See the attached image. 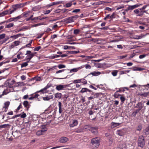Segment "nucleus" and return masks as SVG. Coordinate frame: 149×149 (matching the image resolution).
I'll return each instance as SVG.
<instances>
[{"mask_svg": "<svg viewBox=\"0 0 149 149\" xmlns=\"http://www.w3.org/2000/svg\"><path fill=\"white\" fill-rule=\"evenodd\" d=\"M138 146L141 148H143L145 145V139L143 136H140L138 139Z\"/></svg>", "mask_w": 149, "mask_h": 149, "instance_id": "nucleus-1", "label": "nucleus"}, {"mask_svg": "<svg viewBox=\"0 0 149 149\" xmlns=\"http://www.w3.org/2000/svg\"><path fill=\"white\" fill-rule=\"evenodd\" d=\"M91 142L93 146L97 147L100 145V140L97 137L92 139Z\"/></svg>", "mask_w": 149, "mask_h": 149, "instance_id": "nucleus-2", "label": "nucleus"}, {"mask_svg": "<svg viewBox=\"0 0 149 149\" xmlns=\"http://www.w3.org/2000/svg\"><path fill=\"white\" fill-rule=\"evenodd\" d=\"M140 5H141V4H137L133 6H129L128 7H127L125 10L127 11L129 10H133V9L139 7Z\"/></svg>", "mask_w": 149, "mask_h": 149, "instance_id": "nucleus-3", "label": "nucleus"}, {"mask_svg": "<svg viewBox=\"0 0 149 149\" xmlns=\"http://www.w3.org/2000/svg\"><path fill=\"white\" fill-rule=\"evenodd\" d=\"M10 79H8L5 82V85L6 86H8L9 88H11V86L13 84L15 81L14 80H12L9 82V81H10Z\"/></svg>", "mask_w": 149, "mask_h": 149, "instance_id": "nucleus-4", "label": "nucleus"}, {"mask_svg": "<svg viewBox=\"0 0 149 149\" xmlns=\"http://www.w3.org/2000/svg\"><path fill=\"white\" fill-rule=\"evenodd\" d=\"M144 107V104L141 102H139L136 104V106L135 107V108H138L136 109L139 111L142 109Z\"/></svg>", "mask_w": 149, "mask_h": 149, "instance_id": "nucleus-5", "label": "nucleus"}, {"mask_svg": "<svg viewBox=\"0 0 149 149\" xmlns=\"http://www.w3.org/2000/svg\"><path fill=\"white\" fill-rule=\"evenodd\" d=\"M26 5V3H19L14 5H13L12 7H13L15 8V9L17 10V8H21L24 7L25 5Z\"/></svg>", "mask_w": 149, "mask_h": 149, "instance_id": "nucleus-6", "label": "nucleus"}, {"mask_svg": "<svg viewBox=\"0 0 149 149\" xmlns=\"http://www.w3.org/2000/svg\"><path fill=\"white\" fill-rule=\"evenodd\" d=\"M22 17V16L21 15H20L16 17L11 18L8 19V20L6 21V22H11L13 21H17L18 19H20Z\"/></svg>", "mask_w": 149, "mask_h": 149, "instance_id": "nucleus-7", "label": "nucleus"}, {"mask_svg": "<svg viewBox=\"0 0 149 149\" xmlns=\"http://www.w3.org/2000/svg\"><path fill=\"white\" fill-rule=\"evenodd\" d=\"M97 129L98 128L97 127H91L90 131H91V132L94 134L97 135L98 133L97 131Z\"/></svg>", "mask_w": 149, "mask_h": 149, "instance_id": "nucleus-8", "label": "nucleus"}, {"mask_svg": "<svg viewBox=\"0 0 149 149\" xmlns=\"http://www.w3.org/2000/svg\"><path fill=\"white\" fill-rule=\"evenodd\" d=\"M64 20L66 23H69L73 22L74 21V19H73L72 17H70L68 18H65L64 19Z\"/></svg>", "mask_w": 149, "mask_h": 149, "instance_id": "nucleus-9", "label": "nucleus"}, {"mask_svg": "<svg viewBox=\"0 0 149 149\" xmlns=\"http://www.w3.org/2000/svg\"><path fill=\"white\" fill-rule=\"evenodd\" d=\"M68 140V138L65 137H62L60 138L59 142L61 143L66 142Z\"/></svg>", "mask_w": 149, "mask_h": 149, "instance_id": "nucleus-10", "label": "nucleus"}, {"mask_svg": "<svg viewBox=\"0 0 149 149\" xmlns=\"http://www.w3.org/2000/svg\"><path fill=\"white\" fill-rule=\"evenodd\" d=\"M92 92V91H91L86 88H83L80 91V93H84L85 92L87 93V92H89L90 93Z\"/></svg>", "mask_w": 149, "mask_h": 149, "instance_id": "nucleus-11", "label": "nucleus"}, {"mask_svg": "<svg viewBox=\"0 0 149 149\" xmlns=\"http://www.w3.org/2000/svg\"><path fill=\"white\" fill-rule=\"evenodd\" d=\"M13 135L16 138L17 137L20 136L21 131L19 130H16L15 132H13Z\"/></svg>", "mask_w": 149, "mask_h": 149, "instance_id": "nucleus-12", "label": "nucleus"}, {"mask_svg": "<svg viewBox=\"0 0 149 149\" xmlns=\"http://www.w3.org/2000/svg\"><path fill=\"white\" fill-rule=\"evenodd\" d=\"M65 87V86L63 85H58L56 86V89L58 91H60L63 90Z\"/></svg>", "mask_w": 149, "mask_h": 149, "instance_id": "nucleus-13", "label": "nucleus"}, {"mask_svg": "<svg viewBox=\"0 0 149 149\" xmlns=\"http://www.w3.org/2000/svg\"><path fill=\"white\" fill-rule=\"evenodd\" d=\"M78 121L77 120H74L72 121V123L70 124L69 126L70 127H73L77 125Z\"/></svg>", "mask_w": 149, "mask_h": 149, "instance_id": "nucleus-14", "label": "nucleus"}, {"mask_svg": "<svg viewBox=\"0 0 149 149\" xmlns=\"http://www.w3.org/2000/svg\"><path fill=\"white\" fill-rule=\"evenodd\" d=\"M23 104L24 107L26 109V110H28L30 106L29 104V102L27 101H24L23 103Z\"/></svg>", "mask_w": 149, "mask_h": 149, "instance_id": "nucleus-15", "label": "nucleus"}, {"mask_svg": "<svg viewBox=\"0 0 149 149\" xmlns=\"http://www.w3.org/2000/svg\"><path fill=\"white\" fill-rule=\"evenodd\" d=\"M101 74V72H96L94 71L92 72H91L89 74L87 75V76H88L91 74H92L93 76H97L99 75L100 74Z\"/></svg>", "mask_w": 149, "mask_h": 149, "instance_id": "nucleus-16", "label": "nucleus"}, {"mask_svg": "<svg viewBox=\"0 0 149 149\" xmlns=\"http://www.w3.org/2000/svg\"><path fill=\"white\" fill-rule=\"evenodd\" d=\"M58 106L59 107V113H61L63 111L62 109V103L60 102H58Z\"/></svg>", "mask_w": 149, "mask_h": 149, "instance_id": "nucleus-17", "label": "nucleus"}, {"mask_svg": "<svg viewBox=\"0 0 149 149\" xmlns=\"http://www.w3.org/2000/svg\"><path fill=\"white\" fill-rule=\"evenodd\" d=\"M68 70H65V69L60 70H59L57 71L56 72V73L58 74L59 73H61L63 72L64 71V74H66L69 73V72H68Z\"/></svg>", "mask_w": 149, "mask_h": 149, "instance_id": "nucleus-18", "label": "nucleus"}, {"mask_svg": "<svg viewBox=\"0 0 149 149\" xmlns=\"http://www.w3.org/2000/svg\"><path fill=\"white\" fill-rule=\"evenodd\" d=\"M116 133L120 136H123L124 134V132L123 130H117Z\"/></svg>", "mask_w": 149, "mask_h": 149, "instance_id": "nucleus-19", "label": "nucleus"}, {"mask_svg": "<svg viewBox=\"0 0 149 149\" xmlns=\"http://www.w3.org/2000/svg\"><path fill=\"white\" fill-rule=\"evenodd\" d=\"M10 125L9 124H5L0 125V129L3 128H9Z\"/></svg>", "mask_w": 149, "mask_h": 149, "instance_id": "nucleus-20", "label": "nucleus"}, {"mask_svg": "<svg viewBox=\"0 0 149 149\" xmlns=\"http://www.w3.org/2000/svg\"><path fill=\"white\" fill-rule=\"evenodd\" d=\"M12 8L13 9L12 10L10 9L9 10H6V11H8V14H10L16 10L15 9V8L14 7H12Z\"/></svg>", "mask_w": 149, "mask_h": 149, "instance_id": "nucleus-21", "label": "nucleus"}, {"mask_svg": "<svg viewBox=\"0 0 149 149\" xmlns=\"http://www.w3.org/2000/svg\"><path fill=\"white\" fill-rule=\"evenodd\" d=\"M33 57V55L32 54L28 55L26 57V58L27 60H28V62L31 60V59Z\"/></svg>", "mask_w": 149, "mask_h": 149, "instance_id": "nucleus-22", "label": "nucleus"}, {"mask_svg": "<svg viewBox=\"0 0 149 149\" xmlns=\"http://www.w3.org/2000/svg\"><path fill=\"white\" fill-rule=\"evenodd\" d=\"M62 94L61 93H57L55 94L54 96L55 98L60 99L61 97Z\"/></svg>", "mask_w": 149, "mask_h": 149, "instance_id": "nucleus-23", "label": "nucleus"}, {"mask_svg": "<svg viewBox=\"0 0 149 149\" xmlns=\"http://www.w3.org/2000/svg\"><path fill=\"white\" fill-rule=\"evenodd\" d=\"M144 133L146 135L149 134V125L147 127L144 131Z\"/></svg>", "mask_w": 149, "mask_h": 149, "instance_id": "nucleus-24", "label": "nucleus"}, {"mask_svg": "<svg viewBox=\"0 0 149 149\" xmlns=\"http://www.w3.org/2000/svg\"><path fill=\"white\" fill-rule=\"evenodd\" d=\"M30 13V11L25 12H24L22 14L23 15V17H26L29 15V13Z\"/></svg>", "mask_w": 149, "mask_h": 149, "instance_id": "nucleus-25", "label": "nucleus"}, {"mask_svg": "<svg viewBox=\"0 0 149 149\" xmlns=\"http://www.w3.org/2000/svg\"><path fill=\"white\" fill-rule=\"evenodd\" d=\"M10 102L9 101L6 102L4 103V106L3 107V109L4 108L8 109L9 106V105Z\"/></svg>", "mask_w": 149, "mask_h": 149, "instance_id": "nucleus-26", "label": "nucleus"}, {"mask_svg": "<svg viewBox=\"0 0 149 149\" xmlns=\"http://www.w3.org/2000/svg\"><path fill=\"white\" fill-rule=\"evenodd\" d=\"M146 36L145 35H142L141 34V35L140 36H136L134 38L135 39H139L142 38L143 37H144Z\"/></svg>", "mask_w": 149, "mask_h": 149, "instance_id": "nucleus-27", "label": "nucleus"}, {"mask_svg": "<svg viewBox=\"0 0 149 149\" xmlns=\"http://www.w3.org/2000/svg\"><path fill=\"white\" fill-rule=\"evenodd\" d=\"M8 11H4L0 13V17L3 16L8 14Z\"/></svg>", "mask_w": 149, "mask_h": 149, "instance_id": "nucleus-28", "label": "nucleus"}, {"mask_svg": "<svg viewBox=\"0 0 149 149\" xmlns=\"http://www.w3.org/2000/svg\"><path fill=\"white\" fill-rule=\"evenodd\" d=\"M147 11H140L138 14L137 15L138 16L142 17L145 13H146Z\"/></svg>", "mask_w": 149, "mask_h": 149, "instance_id": "nucleus-29", "label": "nucleus"}, {"mask_svg": "<svg viewBox=\"0 0 149 149\" xmlns=\"http://www.w3.org/2000/svg\"><path fill=\"white\" fill-rule=\"evenodd\" d=\"M40 17H34L32 19V21H33L34 22H38V19L41 20L42 19H40Z\"/></svg>", "mask_w": 149, "mask_h": 149, "instance_id": "nucleus-30", "label": "nucleus"}, {"mask_svg": "<svg viewBox=\"0 0 149 149\" xmlns=\"http://www.w3.org/2000/svg\"><path fill=\"white\" fill-rule=\"evenodd\" d=\"M80 68H81L80 67H79L78 68H74L70 70V72H68L69 73H69L70 72H76L78 71V70L79 69H80Z\"/></svg>", "mask_w": 149, "mask_h": 149, "instance_id": "nucleus-31", "label": "nucleus"}, {"mask_svg": "<svg viewBox=\"0 0 149 149\" xmlns=\"http://www.w3.org/2000/svg\"><path fill=\"white\" fill-rule=\"evenodd\" d=\"M83 129L82 128L75 129L74 132L77 133H79L83 132Z\"/></svg>", "mask_w": 149, "mask_h": 149, "instance_id": "nucleus-32", "label": "nucleus"}, {"mask_svg": "<svg viewBox=\"0 0 149 149\" xmlns=\"http://www.w3.org/2000/svg\"><path fill=\"white\" fill-rule=\"evenodd\" d=\"M42 98H43V100L45 101H48L50 99L52 98L53 97H50V96H46L45 97H42Z\"/></svg>", "mask_w": 149, "mask_h": 149, "instance_id": "nucleus-33", "label": "nucleus"}, {"mask_svg": "<svg viewBox=\"0 0 149 149\" xmlns=\"http://www.w3.org/2000/svg\"><path fill=\"white\" fill-rule=\"evenodd\" d=\"M149 95V92L144 93H143L141 94L140 95L141 96H143L144 97H146Z\"/></svg>", "mask_w": 149, "mask_h": 149, "instance_id": "nucleus-34", "label": "nucleus"}, {"mask_svg": "<svg viewBox=\"0 0 149 149\" xmlns=\"http://www.w3.org/2000/svg\"><path fill=\"white\" fill-rule=\"evenodd\" d=\"M17 84L15 87H18L19 86H24V83L23 82H18L17 83Z\"/></svg>", "mask_w": 149, "mask_h": 149, "instance_id": "nucleus-35", "label": "nucleus"}, {"mask_svg": "<svg viewBox=\"0 0 149 149\" xmlns=\"http://www.w3.org/2000/svg\"><path fill=\"white\" fill-rule=\"evenodd\" d=\"M28 62H28L27 61V62H24L21 65V68H23L24 67L27 66L28 65Z\"/></svg>", "mask_w": 149, "mask_h": 149, "instance_id": "nucleus-36", "label": "nucleus"}, {"mask_svg": "<svg viewBox=\"0 0 149 149\" xmlns=\"http://www.w3.org/2000/svg\"><path fill=\"white\" fill-rule=\"evenodd\" d=\"M14 26V24L12 23H10L9 24L6 25V28H10L13 27Z\"/></svg>", "mask_w": 149, "mask_h": 149, "instance_id": "nucleus-37", "label": "nucleus"}, {"mask_svg": "<svg viewBox=\"0 0 149 149\" xmlns=\"http://www.w3.org/2000/svg\"><path fill=\"white\" fill-rule=\"evenodd\" d=\"M139 111H138V110H137V109L136 110L134 111L132 113V115L134 117H135L136 114L139 112Z\"/></svg>", "mask_w": 149, "mask_h": 149, "instance_id": "nucleus-38", "label": "nucleus"}, {"mask_svg": "<svg viewBox=\"0 0 149 149\" xmlns=\"http://www.w3.org/2000/svg\"><path fill=\"white\" fill-rule=\"evenodd\" d=\"M101 94L100 93H96L94 94L93 96L94 98H97L99 97Z\"/></svg>", "mask_w": 149, "mask_h": 149, "instance_id": "nucleus-39", "label": "nucleus"}, {"mask_svg": "<svg viewBox=\"0 0 149 149\" xmlns=\"http://www.w3.org/2000/svg\"><path fill=\"white\" fill-rule=\"evenodd\" d=\"M80 52L79 51H68L69 53L71 54H76L79 53Z\"/></svg>", "mask_w": 149, "mask_h": 149, "instance_id": "nucleus-40", "label": "nucleus"}, {"mask_svg": "<svg viewBox=\"0 0 149 149\" xmlns=\"http://www.w3.org/2000/svg\"><path fill=\"white\" fill-rule=\"evenodd\" d=\"M9 62H10L9 61H3L2 62L0 63V66H1L4 64L8 63Z\"/></svg>", "mask_w": 149, "mask_h": 149, "instance_id": "nucleus-41", "label": "nucleus"}, {"mask_svg": "<svg viewBox=\"0 0 149 149\" xmlns=\"http://www.w3.org/2000/svg\"><path fill=\"white\" fill-rule=\"evenodd\" d=\"M58 67L59 69L64 68L65 67V65L63 64H60L57 66Z\"/></svg>", "mask_w": 149, "mask_h": 149, "instance_id": "nucleus-42", "label": "nucleus"}, {"mask_svg": "<svg viewBox=\"0 0 149 149\" xmlns=\"http://www.w3.org/2000/svg\"><path fill=\"white\" fill-rule=\"evenodd\" d=\"M120 99L122 103H124L125 100V97L122 96L120 97Z\"/></svg>", "mask_w": 149, "mask_h": 149, "instance_id": "nucleus-43", "label": "nucleus"}, {"mask_svg": "<svg viewBox=\"0 0 149 149\" xmlns=\"http://www.w3.org/2000/svg\"><path fill=\"white\" fill-rule=\"evenodd\" d=\"M91 127L89 125H86L84 126V128L85 130H88L89 131H90Z\"/></svg>", "mask_w": 149, "mask_h": 149, "instance_id": "nucleus-44", "label": "nucleus"}, {"mask_svg": "<svg viewBox=\"0 0 149 149\" xmlns=\"http://www.w3.org/2000/svg\"><path fill=\"white\" fill-rule=\"evenodd\" d=\"M20 42L19 41H15L14 42L12 43L13 44L14 43V46H16L19 44Z\"/></svg>", "mask_w": 149, "mask_h": 149, "instance_id": "nucleus-45", "label": "nucleus"}, {"mask_svg": "<svg viewBox=\"0 0 149 149\" xmlns=\"http://www.w3.org/2000/svg\"><path fill=\"white\" fill-rule=\"evenodd\" d=\"M83 79H79L75 80H74L73 82L74 83H80L81 82V80Z\"/></svg>", "mask_w": 149, "mask_h": 149, "instance_id": "nucleus-46", "label": "nucleus"}, {"mask_svg": "<svg viewBox=\"0 0 149 149\" xmlns=\"http://www.w3.org/2000/svg\"><path fill=\"white\" fill-rule=\"evenodd\" d=\"M123 21L125 22H128L130 21V20L129 19L126 18L125 16H124L123 17Z\"/></svg>", "mask_w": 149, "mask_h": 149, "instance_id": "nucleus-47", "label": "nucleus"}, {"mask_svg": "<svg viewBox=\"0 0 149 149\" xmlns=\"http://www.w3.org/2000/svg\"><path fill=\"white\" fill-rule=\"evenodd\" d=\"M32 42V40H30L29 41V44L26 45H25V46L24 47H30V46H31Z\"/></svg>", "mask_w": 149, "mask_h": 149, "instance_id": "nucleus-48", "label": "nucleus"}, {"mask_svg": "<svg viewBox=\"0 0 149 149\" xmlns=\"http://www.w3.org/2000/svg\"><path fill=\"white\" fill-rule=\"evenodd\" d=\"M118 71L117 70H115L112 72V74L113 76H116L117 74Z\"/></svg>", "mask_w": 149, "mask_h": 149, "instance_id": "nucleus-49", "label": "nucleus"}, {"mask_svg": "<svg viewBox=\"0 0 149 149\" xmlns=\"http://www.w3.org/2000/svg\"><path fill=\"white\" fill-rule=\"evenodd\" d=\"M115 15V13H113L110 16V19H111V20H112L113 18H115V17L114 15Z\"/></svg>", "mask_w": 149, "mask_h": 149, "instance_id": "nucleus-50", "label": "nucleus"}, {"mask_svg": "<svg viewBox=\"0 0 149 149\" xmlns=\"http://www.w3.org/2000/svg\"><path fill=\"white\" fill-rule=\"evenodd\" d=\"M52 10H46L44 11L43 12L45 14H49L51 11Z\"/></svg>", "mask_w": 149, "mask_h": 149, "instance_id": "nucleus-51", "label": "nucleus"}, {"mask_svg": "<svg viewBox=\"0 0 149 149\" xmlns=\"http://www.w3.org/2000/svg\"><path fill=\"white\" fill-rule=\"evenodd\" d=\"M6 36V34H2L0 35V40L4 38Z\"/></svg>", "mask_w": 149, "mask_h": 149, "instance_id": "nucleus-52", "label": "nucleus"}, {"mask_svg": "<svg viewBox=\"0 0 149 149\" xmlns=\"http://www.w3.org/2000/svg\"><path fill=\"white\" fill-rule=\"evenodd\" d=\"M72 5V3L71 2L70 3H68L66 4L65 6L66 7L68 8L70 7Z\"/></svg>", "mask_w": 149, "mask_h": 149, "instance_id": "nucleus-53", "label": "nucleus"}, {"mask_svg": "<svg viewBox=\"0 0 149 149\" xmlns=\"http://www.w3.org/2000/svg\"><path fill=\"white\" fill-rule=\"evenodd\" d=\"M40 92H42V93L43 94L47 93L48 92V91L46 90H43L42 91H40V90L36 92L37 93H38Z\"/></svg>", "mask_w": 149, "mask_h": 149, "instance_id": "nucleus-54", "label": "nucleus"}, {"mask_svg": "<svg viewBox=\"0 0 149 149\" xmlns=\"http://www.w3.org/2000/svg\"><path fill=\"white\" fill-rule=\"evenodd\" d=\"M42 132H41L40 130L36 132V134L37 135L39 136L40 135H42Z\"/></svg>", "mask_w": 149, "mask_h": 149, "instance_id": "nucleus-55", "label": "nucleus"}, {"mask_svg": "<svg viewBox=\"0 0 149 149\" xmlns=\"http://www.w3.org/2000/svg\"><path fill=\"white\" fill-rule=\"evenodd\" d=\"M23 113L22 114H20V116L21 118H24L26 116V115L25 113H24V112H23Z\"/></svg>", "mask_w": 149, "mask_h": 149, "instance_id": "nucleus-56", "label": "nucleus"}, {"mask_svg": "<svg viewBox=\"0 0 149 149\" xmlns=\"http://www.w3.org/2000/svg\"><path fill=\"white\" fill-rule=\"evenodd\" d=\"M41 48V47L40 46H38L37 47L35 48L33 50L34 51H38Z\"/></svg>", "mask_w": 149, "mask_h": 149, "instance_id": "nucleus-57", "label": "nucleus"}, {"mask_svg": "<svg viewBox=\"0 0 149 149\" xmlns=\"http://www.w3.org/2000/svg\"><path fill=\"white\" fill-rule=\"evenodd\" d=\"M80 10L79 9H76L74 10L73 11H72V13H78L79 12H80Z\"/></svg>", "mask_w": 149, "mask_h": 149, "instance_id": "nucleus-58", "label": "nucleus"}, {"mask_svg": "<svg viewBox=\"0 0 149 149\" xmlns=\"http://www.w3.org/2000/svg\"><path fill=\"white\" fill-rule=\"evenodd\" d=\"M142 129V126L141 125H139L136 129V130L138 131H140Z\"/></svg>", "mask_w": 149, "mask_h": 149, "instance_id": "nucleus-59", "label": "nucleus"}, {"mask_svg": "<svg viewBox=\"0 0 149 149\" xmlns=\"http://www.w3.org/2000/svg\"><path fill=\"white\" fill-rule=\"evenodd\" d=\"M146 56V54H143L140 55L139 56V58L140 59H142L145 58Z\"/></svg>", "mask_w": 149, "mask_h": 149, "instance_id": "nucleus-60", "label": "nucleus"}, {"mask_svg": "<svg viewBox=\"0 0 149 149\" xmlns=\"http://www.w3.org/2000/svg\"><path fill=\"white\" fill-rule=\"evenodd\" d=\"M79 30L78 29H75L74 30V33L77 35L78 33L79 32Z\"/></svg>", "mask_w": 149, "mask_h": 149, "instance_id": "nucleus-61", "label": "nucleus"}, {"mask_svg": "<svg viewBox=\"0 0 149 149\" xmlns=\"http://www.w3.org/2000/svg\"><path fill=\"white\" fill-rule=\"evenodd\" d=\"M139 11L138 9H136L134 10V13L136 14H138V15L139 13Z\"/></svg>", "mask_w": 149, "mask_h": 149, "instance_id": "nucleus-62", "label": "nucleus"}, {"mask_svg": "<svg viewBox=\"0 0 149 149\" xmlns=\"http://www.w3.org/2000/svg\"><path fill=\"white\" fill-rule=\"evenodd\" d=\"M64 49H70V47L67 45H65L64 46Z\"/></svg>", "mask_w": 149, "mask_h": 149, "instance_id": "nucleus-63", "label": "nucleus"}, {"mask_svg": "<svg viewBox=\"0 0 149 149\" xmlns=\"http://www.w3.org/2000/svg\"><path fill=\"white\" fill-rule=\"evenodd\" d=\"M85 68L86 69H91V66L90 65L88 64H86L85 65Z\"/></svg>", "mask_w": 149, "mask_h": 149, "instance_id": "nucleus-64", "label": "nucleus"}]
</instances>
